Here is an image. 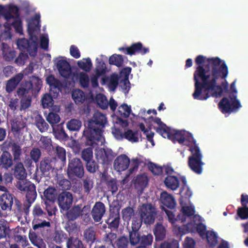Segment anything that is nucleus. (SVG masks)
Masks as SVG:
<instances>
[{
  "instance_id": "obj_58",
  "label": "nucleus",
  "mask_w": 248,
  "mask_h": 248,
  "mask_svg": "<svg viewBox=\"0 0 248 248\" xmlns=\"http://www.w3.org/2000/svg\"><path fill=\"white\" fill-rule=\"evenodd\" d=\"M148 169L155 175H159L163 174V168L155 163L150 162L148 164Z\"/></svg>"
},
{
  "instance_id": "obj_2",
  "label": "nucleus",
  "mask_w": 248,
  "mask_h": 248,
  "mask_svg": "<svg viewBox=\"0 0 248 248\" xmlns=\"http://www.w3.org/2000/svg\"><path fill=\"white\" fill-rule=\"evenodd\" d=\"M186 133L185 130H174L172 132V137L170 139L173 140L174 142L177 141L180 144L189 147L188 150L191 155L188 158V166L194 172L200 174L202 172V166L204 164L202 161V155L196 140L192 136L186 139Z\"/></svg>"
},
{
  "instance_id": "obj_27",
  "label": "nucleus",
  "mask_w": 248,
  "mask_h": 248,
  "mask_svg": "<svg viewBox=\"0 0 248 248\" xmlns=\"http://www.w3.org/2000/svg\"><path fill=\"white\" fill-rule=\"evenodd\" d=\"M148 182L147 176L143 174L138 175L134 180L135 188L138 190L143 191L147 186Z\"/></svg>"
},
{
  "instance_id": "obj_45",
  "label": "nucleus",
  "mask_w": 248,
  "mask_h": 248,
  "mask_svg": "<svg viewBox=\"0 0 248 248\" xmlns=\"http://www.w3.org/2000/svg\"><path fill=\"white\" fill-rule=\"evenodd\" d=\"M156 131L159 133L163 137L167 138L169 139L172 137V132L170 128L168 127L166 124L156 128Z\"/></svg>"
},
{
  "instance_id": "obj_8",
  "label": "nucleus",
  "mask_w": 248,
  "mask_h": 248,
  "mask_svg": "<svg viewBox=\"0 0 248 248\" xmlns=\"http://www.w3.org/2000/svg\"><path fill=\"white\" fill-rule=\"evenodd\" d=\"M119 210L120 209L116 206L110 209L109 217L106 220V223L108 225V228L111 231L116 230L119 228L120 223Z\"/></svg>"
},
{
  "instance_id": "obj_5",
  "label": "nucleus",
  "mask_w": 248,
  "mask_h": 248,
  "mask_svg": "<svg viewBox=\"0 0 248 248\" xmlns=\"http://www.w3.org/2000/svg\"><path fill=\"white\" fill-rule=\"evenodd\" d=\"M84 167L80 159L78 157L69 159L67 174L70 179H81L84 176Z\"/></svg>"
},
{
  "instance_id": "obj_19",
  "label": "nucleus",
  "mask_w": 248,
  "mask_h": 248,
  "mask_svg": "<svg viewBox=\"0 0 248 248\" xmlns=\"http://www.w3.org/2000/svg\"><path fill=\"white\" fill-rule=\"evenodd\" d=\"M24 76L22 73H19L7 80L5 87L6 92L9 93L13 92L23 79Z\"/></svg>"
},
{
  "instance_id": "obj_55",
  "label": "nucleus",
  "mask_w": 248,
  "mask_h": 248,
  "mask_svg": "<svg viewBox=\"0 0 248 248\" xmlns=\"http://www.w3.org/2000/svg\"><path fill=\"white\" fill-rule=\"evenodd\" d=\"M85 163L86 170L90 173H94L99 170L98 163L93 159L87 161Z\"/></svg>"
},
{
  "instance_id": "obj_23",
  "label": "nucleus",
  "mask_w": 248,
  "mask_h": 248,
  "mask_svg": "<svg viewBox=\"0 0 248 248\" xmlns=\"http://www.w3.org/2000/svg\"><path fill=\"white\" fill-rule=\"evenodd\" d=\"M14 170V175L18 180V181H27V172L22 163L16 162Z\"/></svg>"
},
{
  "instance_id": "obj_51",
  "label": "nucleus",
  "mask_w": 248,
  "mask_h": 248,
  "mask_svg": "<svg viewBox=\"0 0 248 248\" xmlns=\"http://www.w3.org/2000/svg\"><path fill=\"white\" fill-rule=\"evenodd\" d=\"M128 238L124 236H120L113 245L114 248H128Z\"/></svg>"
},
{
  "instance_id": "obj_12",
  "label": "nucleus",
  "mask_w": 248,
  "mask_h": 248,
  "mask_svg": "<svg viewBox=\"0 0 248 248\" xmlns=\"http://www.w3.org/2000/svg\"><path fill=\"white\" fill-rule=\"evenodd\" d=\"M0 195V207L2 210H11L13 204L15 196L10 193L7 189Z\"/></svg>"
},
{
  "instance_id": "obj_44",
  "label": "nucleus",
  "mask_w": 248,
  "mask_h": 248,
  "mask_svg": "<svg viewBox=\"0 0 248 248\" xmlns=\"http://www.w3.org/2000/svg\"><path fill=\"white\" fill-rule=\"evenodd\" d=\"M124 57L122 55L114 54L109 58L108 62L110 65H114L118 67L123 66L124 63Z\"/></svg>"
},
{
  "instance_id": "obj_4",
  "label": "nucleus",
  "mask_w": 248,
  "mask_h": 248,
  "mask_svg": "<svg viewBox=\"0 0 248 248\" xmlns=\"http://www.w3.org/2000/svg\"><path fill=\"white\" fill-rule=\"evenodd\" d=\"M237 91L234 81L231 84L228 97H223L218 104L219 108L223 113L237 112L242 107L240 102L237 99Z\"/></svg>"
},
{
  "instance_id": "obj_15",
  "label": "nucleus",
  "mask_w": 248,
  "mask_h": 248,
  "mask_svg": "<svg viewBox=\"0 0 248 248\" xmlns=\"http://www.w3.org/2000/svg\"><path fill=\"white\" fill-rule=\"evenodd\" d=\"M42 86V81L38 77L33 76L31 81H26L23 88L26 89L30 92L31 91L32 93H38Z\"/></svg>"
},
{
  "instance_id": "obj_50",
  "label": "nucleus",
  "mask_w": 248,
  "mask_h": 248,
  "mask_svg": "<svg viewBox=\"0 0 248 248\" xmlns=\"http://www.w3.org/2000/svg\"><path fill=\"white\" fill-rule=\"evenodd\" d=\"M96 61L95 74H97L98 76L104 75L106 72L107 69L105 63L102 60H99L98 58H96Z\"/></svg>"
},
{
  "instance_id": "obj_20",
  "label": "nucleus",
  "mask_w": 248,
  "mask_h": 248,
  "mask_svg": "<svg viewBox=\"0 0 248 248\" xmlns=\"http://www.w3.org/2000/svg\"><path fill=\"white\" fill-rule=\"evenodd\" d=\"M13 205L14 212L17 215L21 216L23 214L26 215L29 214L31 207L30 203L27 202L22 204L20 201L15 197Z\"/></svg>"
},
{
  "instance_id": "obj_60",
  "label": "nucleus",
  "mask_w": 248,
  "mask_h": 248,
  "mask_svg": "<svg viewBox=\"0 0 248 248\" xmlns=\"http://www.w3.org/2000/svg\"><path fill=\"white\" fill-rule=\"evenodd\" d=\"M75 220H67L65 223V229L69 233L75 232L78 230V224Z\"/></svg>"
},
{
  "instance_id": "obj_17",
  "label": "nucleus",
  "mask_w": 248,
  "mask_h": 248,
  "mask_svg": "<svg viewBox=\"0 0 248 248\" xmlns=\"http://www.w3.org/2000/svg\"><path fill=\"white\" fill-rule=\"evenodd\" d=\"M130 164V159L125 155L118 156L114 160V168L118 171L126 170Z\"/></svg>"
},
{
  "instance_id": "obj_36",
  "label": "nucleus",
  "mask_w": 248,
  "mask_h": 248,
  "mask_svg": "<svg viewBox=\"0 0 248 248\" xmlns=\"http://www.w3.org/2000/svg\"><path fill=\"white\" fill-rule=\"evenodd\" d=\"M41 25L39 22H35L31 20L28 23V32L30 36V39L32 40L33 38L35 40H37L36 36L34 35V31L37 30H40Z\"/></svg>"
},
{
  "instance_id": "obj_35",
  "label": "nucleus",
  "mask_w": 248,
  "mask_h": 248,
  "mask_svg": "<svg viewBox=\"0 0 248 248\" xmlns=\"http://www.w3.org/2000/svg\"><path fill=\"white\" fill-rule=\"evenodd\" d=\"M29 239L31 243L38 248H46V245L43 240L34 232H30Z\"/></svg>"
},
{
  "instance_id": "obj_47",
  "label": "nucleus",
  "mask_w": 248,
  "mask_h": 248,
  "mask_svg": "<svg viewBox=\"0 0 248 248\" xmlns=\"http://www.w3.org/2000/svg\"><path fill=\"white\" fill-rule=\"evenodd\" d=\"M207 239V243L211 247H215L218 243L217 233L213 231H209L204 236Z\"/></svg>"
},
{
  "instance_id": "obj_63",
  "label": "nucleus",
  "mask_w": 248,
  "mask_h": 248,
  "mask_svg": "<svg viewBox=\"0 0 248 248\" xmlns=\"http://www.w3.org/2000/svg\"><path fill=\"white\" fill-rule=\"evenodd\" d=\"M78 78L81 86L83 88H87L89 86V83L88 75L84 72H80L79 74Z\"/></svg>"
},
{
  "instance_id": "obj_3",
  "label": "nucleus",
  "mask_w": 248,
  "mask_h": 248,
  "mask_svg": "<svg viewBox=\"0 0 248 248\" xmlns=\"http://www.w3.org/2000/svg\"><path fill=\"white\" fill-rule=\"evenodd\" d=\"M107 122L106 115L99 111L94 112L92 118L89 120L88 126L83 132L82 137L85 138L87 145L93 148L98 145Z\"/></svg>"
},
{
  "instance_id": "obj_39",
  "label": "nucleus",
  "mask_w": 248,
  "mask_h": 248,
  "mask_svg": "<svg viewBox=\"0 0 248 248\" xmlns=\"http://www.w3.org/2000/svg\"><path fill=\"white\" fill-rule=\"evenodd\" d=\"M67 248H86L82 242L78 238L70 237L66 242Z\"/></svg>"
},
{
  "instance_id": "obj_16",
  "label": "nucleus",
  "mask_w": 248,
  "mask_h": 248,
  "mask_svg": "<svg viewBox=\"0 0 248 248\" xmlns=\"http://www.w3.org/2000/svg\"><path fill=\"white\" fill-rule=\"evenodd\" d=\"M38 192L40 194L43 193V195H41L43 201H48L49 202H54L56 199L57 190L54 186H48L46 188H44L43 191H42V189L39 188Z\"/></svg>"
},
{
  "instance_id": "obj_1",
  "label": "nucleus",
  "mask_w": 248,
  "mask_h": 248,
  "mask_svg": "<svg viewBox=\"0 0 248 248\" xmlns=\"http://www.w3.org/2000/svg\"><path fill=\"white\" fill-rule=\"evenodd\" d=\"M198 66L193 74L195 90L192 93L194 99L206 100L210 96L220 97L223 91L228 92V84L222 87L217 84L220 77L225 78L228 74V67L218 57L207 58L198 55L195 60Z\"/></svg>"
},
{
  "instance_id": "obj_46",
  "label": "nucleus",
  "mask_w": 248,
  "mask_h": 248,
  "mask_svg": "<svg viewBox=\"0 0 248 248\" xmlns=\"http://www.w3.org/2000/svg\"><path fill=\"white\" fill-rule=\"evenodd\" d=\"M131 112L130 106L126 104H123L118 107V114L123 118H128Z\"/></svg>"
},
{
  "instance_id": "obj_33",
  "label": "nucleus",
  "mask_w": 248,
  "mask_h": 248,
  "mask_svg": "<svg viewBox=\"0 0 248 248\" xmlns=\"http://www.w3.org/2000/svg\"><path fill=\"white\" fill-rule=\"evenodd\" d=\"M1 167L8 169L13 164V159L11 154L8 151H3L1 155Z\"/></svg>"
},
{
  "instance_id": "obj_26",
  "label": "nucleus",
  "mask_w": 248,
  "mask_h": 248,
  "mask_svg": "<svg viewBox=\"0 0 248 248\" xmlns=\"http://www.w3.org/2000/svg\"><path fill=\"white\" fill-rule=\"evenodd\" d=\"M160 200L162 203L169 208L173 209L176 206V202L173 197L166 191L161 193Z\"/></svg>"
},
{
  "instance_id": "obj_56",
  "label": "nucleus",
  "mask_w": 248,
  "mask_h": 248,
  "mask_svg": "<svg viewBox=\"0 0 248 248\" xmlns=\"http://www.w3.org/2000/svg\"><path fill=\"white\" fill-rule=\"evenodd\" d=\"M81 126V122L77 119H71L67 124V127L72 131H75L78 130Z\"/></svg>"
},
{
  "instance_id": "obj_13",
  "label": "nucleus",
  "mask_w": 248,
  "mask_h": 248,
  "mask_svg": "<svg viewBox=\"0 0 248 248\" xmlns=\"http://www.w3.org/2000/svg\"><path fill=\"white\" fill-rule=\"evenodd\" d=\"M58 60L56 62V66L60 75L64 78H68L71 74V68L69 63L66 60L62 59L63 57Z\"/></svg>"
},
{
  "instance_id": "obj_61",
  "label": "nucleus",
  "mask_w": 248,
  "mask_h": 248,
  "mask_svg": "<svg viewBox=\"0 0 248 248\" xmlns=\"http://www.w3.org/2000/svg\"><path fill=\"white\" fill-rule=\"evenodd\" d=\"M159 248H179V242L174 239L170 241H164L160 244Z\"/></svg>"
},
{
  "instance_id": "obj_14",
  "label": "nucleus",
  "mask_w": 248,
  "mask_h": 248,
  "mask_svg": "<svg viewBox=\"0 0 248 248\" xmlns=\"http://www.w3.org/2000/svg\"><path fill=\"white\" fill-rule=\"evenodd\" d=\"M96 158L102 164L108 165L112 160L114 155L111 150L101 149L95 154Z\"/></svg>"
},
{
  "instance_id": "obj_31",
  "label": "nucleus",
  "mask_w": 248,
  "mask_h": 248,
  "mask_svg": "<svg viewBox=\"0 0 248 248\" xmlns=\"http://www.w3.org/2000/svg\"><path fill=\"white\" fill-rule=\"evenodd\" d=\"M65 211V217L67 220H76L80 217V205H74Z\"/></svg>"
},
{
  "instance_id": "obj_32",
  "label": "nucleus",
  "mask_w": 248,
  "mask_h": 248,
  "mask_svg": "<svg viewBox=\"0 0 248 248\" xmlns=\"http://www.w3.org/2000/svg\"><path fill=\"white\" fill-rule=\"evenodd\" d=\"M72 97L77 105L82 104L87 99L84 92L79 89H76L72 92Z\"/></svg>"
},
{
  "instance_id": "obj_34",
  "label": "nucleus",
  "mask_w": 248,
  "mask_h": 248,
  "mask_svg": "<svg viewBox=\"0 0 248 248\" xmlns=\"http://www.w3.org/2000/svg\"><path fill=\"white\" fill-rule=\"evenodd\" d=\"M164 184L168 188L175 190L179 186V181L176 176L168 175L164 180Z\"/></svg>"
},
{
  "instance_id": "obj_24",
  "label": "nucleus",
  "mask_w": 248,
  "mask_h": 248,
  "mask_svg": "<svg viewBox=\"0 0 248 248\" xmlns=\"http://www.w3.org/2000/svg\"><path fill=\"white\" fill-rule=\"evenodd\" d=\"M129 55H135L136 53L144 55L149 52V49L143 46L141 42L132 44L130 46L128 51Z\"/></svg>"
},
{
  "instance_id": "obj_7",
  "label": "nucleus",
  "mask_w": 248,
  "mask_h": 248,
  "mask_svg": "<svg viewBox=\"0 0 248 248\" xmlns=\"http://www.w3.org/2000/svg\"><path fill=\"white\" fill-rule=\"evenodd\" d=\"M139 214L145 224H152L157 215L156 209L151 203H144L140 208Z\"/></svg>"
},
{
  "instance_id": "obj_59",
  "label": "nucleus",
  "mask_w": 248,
  "mask_h": 248,
  "mask_svg": "<svg viewBox=\"0 0 248 248\" xmlns=\"http://www.w3.org/2000/svg\"><path fill=\"white\" fill-rule=\"evenodd\" d=\"M96 101L99 106L102 109L108 108V103L106 97L102 94H98L96 96Z\"/></svg>"
},
{
  "instance_id": "obj_42",
  "label": "nucleus",
  "mask_w": 248,
  "mask_h": 248,
  "mask_svg": "<svg viewBox=\"0 0 248 248\" xmlns=\"http://www.w3.org/2000/svg\"><path fill=\"white\" fill-rule=\"evenodd\" d=\"M16 229L17 233L15 234L14 236L15 241L17 243L21 244L22 246H27L28 244V240L26 235L18 234V233L19 232H24L25 231V228L22 227H18Z\"/></svg>"
},
{
  "instance_id": "obj_48",
  "label": "nucleus",
  "mask_w": 248,
  "mask_h": 248,
  "mask_svg": "<svg viewBox=\"0 0 248 248\" xmlns=\"http://www.w3.org/2000/svg\"><path fill=\"white\" fill-rule=\"evenodd\" d=\"M140 236L139 232L135 230H129V239L130 244L132 246H135L139 243Z\"/></svg>"
},
{
  "instance_id": "obj_40",
  "label": "nucleus",
  "mask_w": 248,
  "mask_h": 248,
  "mask_svg": "<svg viewBox=\"0 0 248 248\" xmlns=\"http://www.w3.org/2000/svg\"><path fill=\"white\" fill-rule=\"evenodd\" d=\"M35 121L36 126L41 132L42 133L47 130L49 125L41 115H37Z\"/></svg>"
},
{
  "instance_id": "obj_49",
  "label": "nucleus",
  "mask_w": 248,
  "mask_h": 248,
  "mask_svg": "<svg viewBox=\"0 0 248 248\" xmlns=\"http://www.w3.org/2000/svg\"><path fill=\"white\" fill-rule=\"evenodd\" d=\"M32 214L33 218H47V215L39 205L36 204L33 208Z\"/></svg>"
},
{
  "instance_id": "obj_57",
  "label": "nucleus",
  "mask_w": 248,
  "mask_h": 248,
  "mask_svg": "<svg viewBox=\"0 0 248 248\" xmlns=\"http://www.w3.org/2000/svg\"><path fill=\"white\" fill-rule=\"evenodd\" d=\"M81 158L86 162L93 159V152L92 147L84 149L81 153Z\"/></svg>"
},
{
  "instance_id": "obj_30",
  "label": "nucleus",
  "mask_w": 248,
  "mask_h": 248,
  "mask_svg": "<svg viewBox=\"0 0 248 248\" xmlns=\"http://www.w3.org/2000/svg\"><path fill=\"white\" fill-rule=\"evenodd\" d=\"M52 130L54 136L57 139L66 140L68 138L64 131L62 123L52 126Z\"/></svg>"
},
{
  "instance_id": "obj_21",
  "label": "nucleus",
  "mask_w": 248,
  "mask_h": 248,
  "mask_svg": "<svg viewBox=\"0 0 248 248\" xmlns=\"http://www.w3.org/2000/svg\"><path fill=\"white\" fill-rule=\"evenodd\" d=\"M46 82L49 85L50 92L56 93V96L62 91L63 88L62 82L53 75H49L46 78Z\"/></svg>"
},
{
  "instance_id": "obj_52",
  "label": "nucleus",
  "mask_w": 248,
  "mask_h": 248,
  "mask_svg": "<svg viewBox=\"0 0 248 248\" xmlns=\"http://www.w3.org/2000/svg\"><path fill=\"white\" fill-rule=\"evenodd\" d=\"M31 40V41H30L25 52H28L31 56L34 57L36 55L37 51V43L36 41L37 40L33 38Z\"/></svg>"
},
{
  "instance_id": "obj_25",
  "label": "nucleus",
  "mask_w": 248,
  "mask_h": 248,
  "mask_svg": "<svg viewBox=\"0 0 248 248\" xmlns=\"http://www.w3.org/2000/svg\"><path fill=\"white\" fill-rule=\"evenodd\" d=\"M119 80V77L117 74L115 73L112 74L109 78L104 77L101 79L102 85L105 84L108 82V85L110 89L114 91L118 86Z\"/></svg>"
},
{
  "instance_id": "obj_28",
  "label": "nucleus",
  "mask_w": 248,
  "mask_h": 248,
  "mask_svg": "<svg viewBox=\"0 0 248 248\" xmlns=\"http://www.w3.org/2000/svg\"><path fill=\"white\" fill-rule=\"evenodd\" d=\"M52 169V160L50 157H45L41 161L39 169L42 175L47 176Z\"/></svg>"
},
{
  "instance_id": "obj_6",
  "label": "nucleus",
  "mask_w": 248,
  "mask_h": 248,
  "mask_svg": "<svg viewBox=\"0 0 248 248\" xmlns=\"http://www.w3.org/2000/svg\"><path fill=\"white\" fill-rule=\"evenodd\" d=\"M16 186L19 190L26 193L27 202L31 206L37 197L35 186L29 181H17Z\"/></svg>"
},
{
  "instance_id": "obj_43",
  "label": "nucleus",
  "mask_w": 248,
  "mask_h": 248,
  "mask_svg": "<svg viewBox=\"0 0 248 248\" xmlns=\"http://www.w3.org/2000/svg\"><path fill=\"white\" fill-rule=\"evenodd\" d=\"M77 64L81 69L86 72H90L93 66V64L90 58H83L82 60L78 61Z\"/></svg>"
},
{
  "instance_id": "obj_29",
  "label": "nucleus",
  "mask_w": 248,
  "mask_h": 248,
  "mask_svg": "<svg viewBox=\"0 0 248 248\" xmlns=\"http://www.w3.org/2000/svg\"><path fill=\"white\" fill-rule=\"evenodd\" d=\"M26 126V123L22 118H16L11 122V130L16 134L19 133Z\"/></svg>"
},
{
  "instance_id": "obj_37",
  "label": "nucleus",
  "mask_w": 248,
  "mask_h": 248,
  "mask_svg": "<svg viewBox=\"0 0 248 248\" xmlns=\"http://www.w3.org/2000/svg\"><path fill=\"white\" fill-rule=\"evenodd\" d=\"M154 233L156 241L162 240L166 236V231L162 224H157L155 226Z\"/></svg>"
},
{
  "instance_id": "obj_62",
  "label": "nucleus",
  "mask_w": 248,
  "mask_h": 248,
  "mask_svg": "<svg viewBox=\"0 0 248 248\" xmlns=\"http://www.w3.org/2000/svg\"><path fill=\"white\" fill-rule=\"evenodd\" d=\"M46 120L52 126H54V124H57L60 121V117L56 113L50 112L46 117Z\"/></svg>"
},
{
  "instance_id": "obj_10",
  "label": "nucleus",
  "mask_w": 248,
  "mask_h": 248,
  "mask_svg": "<svg viewBox=\"0 0 248 248\" xmlns=\"http://www.w3.org/2000/svg\"><path fill=\"white\" fill-rule=\"evenodd\" d=\"M73 200V195L70 192L63 191L60 193L58 197V203L61 211L67 210L70 208Z\"/></svg>"
},
{
  "instance_id": "obj_18",
  "label": "nucleus",
  "mask_w": 248,
  "mask_h": 248,
  "mask_svg": "<svg viewBox=\"0 0 248 248\" xmlns=\"http://www.w3.org/2000/svg\"><path fill=\"white\" fill-rule=\"evenodd\" d=\"M242 207L238 208L237 215L242 219H248V195L242 194L241 196Z\"/></svg>"
},
{
  "instance_id": "obj_11",
  "label": "nucleus",
  "mask_w": 248,
  "mask_h": 248,
  "mask_svg": "<svg viewBox=\"0 0 248 248\" xmlns=\"http://www.w3.org/2000/svg\"><path fill=\"white\" fill-rule=\"evenodd\" d=\"M106 213L105 204L101 202H97L93 205L91 214L95 222H100Z\"/></svg>"
},
{
  "instance_id": "obj_41",
  "label": "nucleus",
  "mask_w": 248,
  "mask_h": 248,
  "mask_svg": "<svg viewBox=\"0 0 248 248\" xmlns=\"http://www.w3.org/2000/svg\"><path fill=\"white\" fill-rule=\"evenodd\" d=\"M122 138H124L132 142H137L139 141V132L138 131H133L131 129L126 131L123 135H121Z\"/></svg>"
},
{
  "instance_id": "obj_9",
  "label": "nucleus",
  "mask_w": 248,
  "mask_h": 248,
  "mask_svg": "<svg viewBox=\"0 0 248 248\" xmlns=\"http://www.w3.org/2000/svg\"><path fill=\"white\" fill-rule=\"evenodd\" d=\"M29 92L26 89L20 87L17 89L16 94L20 99V110H26L31 105V96L29 94Z\"/></svg>"
},
{
  "instance_id": "obj_53",
  "label": "nucleus",
  "mask_w": 248,
  "mask_h": 248,
  "mask_svg": "<svg viewBox=\"0 0 248 248\" xmlns=\"http://www.w3.org/2000/svg\"><path fill=\"white\" fill-rule=\"evenodd\" d=\"M153 241V236L149 233L147 235L143 234L140 236V241L139 243L142 246H145L147 248L151 246Z\"/></svg>"
},
{
  "instance_id": "obj_22",
  "label": "nucleus",
  "mask_w": 248,
  "mask_h": 248,
  "mask_svg": "<svg viewBox=\"0 0 248 248\" xmlns=\"http://www.w3.org/2000/svg\"><path fill=\"white\" fill-rule=\"evenodd\" d=\"M8 145L10 148L14 161L16 162L20 161L22 155V149L20 144L17 142L11 141L9 142Z\"/></svg>"
},
{
  "instance_id": "obj_64",
  "label": "nucleus",
  "mask_w": 248,
  "mask_h": 248,
  "mask_svg": "<svg viewBox=\"0 0 248 248\" xmlns=\"http://www.w3.org/2000/svg\"><path fill=\"white\" fill-rule=\"evenodd\" d=\"M53 99L52 96L48 93L44 94L42 98V104L44 108H48L53 105Z\"/></svg>"
},
{
  "instance_id": "obj_38",
  "label": "nucleus",
  "mask_w": 248,
  "mask_h": 248,
  "mask_svg": "<svg viewBox=\"0 0 248 248\" xmlns=\"http://www.w3.org/2000/svg\"><path fill=\"white\" fill-rule=\"evenodd\" d=\"M32 228L35 230L45 227H50L51 225L49 221H46L43 218H33L32 220Z\"/></svg>"
},
{
  "instance_id": "obj_54",
  "label": "nucleus",
  "mask_w": 248,
  "mask_h": 248,
  "mask_svg": "<svg viewBox=\"0 0 248 248\" xmlns=\"http://www.w3.org/2000/svg\"><path fill=\"white\" fill-rule=\"evenodd\" d=\"M134 214V210L130 206H127L122 211V218L124 221H129Z\"/></svg>"
}]
</instances>
